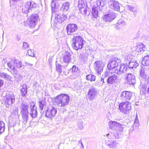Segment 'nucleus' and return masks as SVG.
I'll return each mask as SVG.
<instances>
[{
  "label": "nucleus",
  "mask_w": 149,
  "mask_h": 149,
  "mask_svg": "<svg viewBox=\"0 0 149 149\" xmlns=\"http://www.w3.org/2000/svg\"><path fill=\"white\" fill-rule=\"evenodd\" d=\"M110 75V72H105L104 74V76L105 77H109Z\"/></svg>",
  "instance_id": "5fc2aeb1"
},
{
  "label": "nucleus",
  "mask_w": 149,
  "mask_h": 149,
  "mask_svg": "<svg viewBox=\"0 0 149 149\" xmlns=\"http://www.w3.org/2000/svg\"><path fill=\"white\" fill-rule=\"evenodd\" d=\"M67 18V16L64 14L56 13L55 14V19L59 23H61L64 21Z\"/></svg>",
  "instance_id": "aec40b11"
},
{
  "label": "nucleus",
  "mask_w": 149,
  "mask_h": 149,
  "mask_svg": "<svg viewBox=\"0 0 149 149\" xmlns=\"http://www.w3.org/2000/svg\"><path fill=\"white\" fill-rule=\"evenodd\" d=\"M133 57L131 55H128L125 57V58L127 59L129 62L131 61Z\"/></svg>",
  "instance_id": "3c124183"
},
{
  "label": "nucleus",
  "mask_w": 149,
  "mask_h": 149,
  "mask_svg": "<svg viewBox=\"0 0 149 149\" xmlns=\"http://www.w3.org/2000/svg\"><path fill=\"white\" fill-rule=\"evenodd\" d=\"M145 48L143 45L141 44L138 45L134 47L132 49H134V51L135 50L136 52H144Z\"/></svg>",
  "instance_id": "b1692460"
},
{
  "label": "nucleus",
  "mask_w": 149,
  "mask_h": 149,
  "mask_svg": "<svg viewBox=\"0 0 149 149\" xmlns=\"http://www.w3.org/2000/svg\"><path fill=\"white\" fill-rule=\"evenodd\" d=\"M13 63L16 65L17 67L18 68H21L23 66L22 61L16 59L13 60Z\"/></svg>",
  "instance_id": "c9c22d12"
},
{
  "label": "nucleus",
  "mask_w": 149,
  "mask_h": 149,
  "mask_svg": "<svg viewBox=\"0 0 149 149\" xmlns=\"http://www.w3.org/2000/svg\"><path fill=\"white\" fill-rule=\"evenodd\" d=\"M46 104V103L45 101L42 100L39 101V107L41 111V113H42V111L43 110L44 107L45 106Z\"/></svg>",
  "instance_id": "4c0bfd02"
},
{
  "label": "nucleus",
  "mask_w": 149,
  "mask_h": 149,
  "mask_svg": "<svg viewBox=\"0 0 149 149\" xmlns=\"http://www.w3.org/2000/svg\"><path fill=\"white\" fill-rule=\"evenodd\" d=\"M87 5L86 0H79L78 1V7H86V6Z\"/></svg>",
  "instance_id": "f704fd0d"
},
{
  "label": "nucleus",
  "mask_w": 149,
  "mask_h": 149,
  "mask_svg": "<svg viewBox=\"0 0 149 149\" xmlns=\"http://www.w3.org/2000/svg\"><path fill=\"white\" fill-rule=\"evenodd\" d=\"M26 5L30 8V9L32 8H35L36 7V3H35L33 1L31 0L26 3Z\"/></svg>",
  "instance_id": "2f4dec72"
},
{
  "label": "nucleus",
  "mask_w": 149,
  "mask_h": 149,
  "mask_svg": "<svg viewBox=\"0 0 149 149\" xmlns=\"http://www.w3.org/2000/svg\"><path fill=\"white\" fill-rule=\"evenodd\" d=\"M118 123L115 121H110L108 123L109 127L113 130H117Z\"/></svg>",
  "instance_id": "5701e85b"
},
{
  "label": "nucleus",
  "mask_w": 149,
  "mask_h": 149,
  "mask_svg": "<svg viewBox=\"0 0 149 149\" xmlns=\"http://www.w3.org/2000/svg\"><path fill=\"white\" fill-rule=\"evenodd\" d=\"M79 144H80V145H81V147H82L83 148H84V145L82 143V141L81 140H80L79 141Z\"/></svg>",
  "instance_id": "6e6d98bb"
},
{
  "label": "nucleus",
  "mask_w": 149,
  "mask_h": 149,
  "mask_svg": "<svg viewBox=\"0 0 149 149\" xmlns=\"http://www.w3.org/2000/svg\"><path fill=\"white\" fill-rule=\"evenodd\" d=\"M108 4L110 8L117 11L119 10L121 4L118 1L115 0H110L109 1Z\"/></svg>",
  "instance_id": "dca6fc26"
},
{
  "label": "nucleus",
  "mask_w": 149,
  "mask_h": 149,
  "mask_svg": "<svg viewBox=\"0 0 149 149\" xmlns=\"http://www.w3.org/2000/svg\"><path fill=\"white\" fill-rule=\"evenodd\" d=\"M116 131L114 133V134L115 137L116 139H118L120 136V132L118 130Z\"/></svg>",
  "instance_id": "09e8293b"
},
{
  "label": "nucleus",
  "mask_w": 149,
  "mask_h": 149,
  "mask_svg": "<svg viewBox=\"0 0 149 149\" xmlns=\"http://www.w3.org/2000/svg\"><path fill=\"white\" fill-rule=\"evenodd\" d=\"M97 3L99 6L100 11L104 13L107 4V0H98L97 1Z\"/></svg>",
  "instance_id": "f3484780"
},
{
  "label": "nucleus",
  "mask_w": 149,
  "mask_h": 149,
  "mask_svg": "<svg viewBox=\"0 0 149 149\" xmlns=\"http://www.w3.org/2000/svg\"><path fill=\"white\" fill-rule=\"evenodd\" d=\"M7 65L8 67L12 70L13 72L16 70L15 69L14 66L13 65L12 63L11 62H9L7 63Z\"/></svg>",
  "instance_id": "a18cd8bd"
},
{
  "label": "nucleus",
  "mask_w": 149,
  "mask_h": 149,
  "mask_svg": "<svg viewBox=\"0 0 149 149\" xmlns=\"http://www.w3.org/2000/svg\"><path fill=\"white\" fill-rule=\"evenodd\" d=\"M57 109L54 107L49 106L45 111L43 112V115L49 118H52L55 117L57 113Z\"/></svg>",
  "instance_id": "20e7f679"
},
{
  "label": "nucleus",
  "mask_w": 149,
  "mask_h": 149,
  "mask_svg": "<svg viewBox=\"0 0 149 149\" xmlns=\"http://www.w3.org/2000/svg\"><path fill=\"white\" fill-rule=\"evenodd\" d=\"M69 5L70 4L68 2L63 3L62 4V6L60 8L61 10L64 12L67 11L69 9Z\"/></svg>",
  "instance_id": "7c9ffc66"
},
{
  "label": "nucleus",
  "mask_w": 149,
  "mask_h": 149,
  "mask_svg": "<svg viewBox=\"0 0 149 149\" xmlns=\"http://www.w3.org/2000/svg\"><path fill=\"white\" fill-rule=\"evenodd\" d=\"M92 15L95 18H97L98 17V11L96 7H93L92 8Z\"/></svg>",
  "instance_id": "473e14b6"
},
{
  "label": "nucleus",
  "mask_w": 149,
  "mask_h": 149,
  "mask_svg": "<svg viewBox=\"0 0 149 149\" xmlns=\"http://www.w3.org/2000/svg\"><path fill=\"white\" fill-rule=\"evenodd\" d=\"M83 39L80 36H76L72 40V47L76 50L81 49L84 45Z\"/></svg>",
  "instance_id": "7ed1b4c3"
},
{
  "label": "nucleus",
  "mask_w": 149,
  "mask_h": 149,
  "mask_svg": "<svg viewBox=\"0 0 149 149\" xmlns=\"http://www.w3.org/2000/svg\"><path fill=\"white\" fill-rule=\"evenodd\" d=\"M80 12L83 14L86 15L88 12V7L87 5L86 6V7H79Z\"/></svg>",
  "instance_id": "72a5a7b5"
},
{
  "label": "nucleus",
  "mask_w": 149,
  "mask_h": 149,
  "mask_svg": "<svg viewBox=\"0 0 149 149\" xmlns=\"http://www.w3.org/2000/svg\"><path fill=\"white\" fill-rule=\"evenodd\" d=\"M102 82V84H103L105 83L104 81V79H103L102 78L101 79V82Z\"/></svg>",
  "instance_id": "680f3d73"
},
{
  "label": "nucleus",
  "mask_w": 149,
  "mask_h": 149,
  "mask_svg": "<svg viewBox=\"0 0 149 149\" xmlns=\"http://www.w3.org/2000/svg\"><path fill=\"white\" fill-rule=\"evenodd\" d=\"M86 79L90 81H95V77L94 75L90 74L86 76Z\"/></svg>",
  "instance_id": "79ce46f5"
},
{
  "label": "nucleus",
  "mask_w": 149,
  "mask_h": 149,
  "mask_svg": "<svg viewBox=\"0 0 149 149\" xmlns=\"http://www.w3.org/2000/svg\"><path fill=\"white\" fill-rule=\"evenodd\" d=\"M15 98V96L12 93H7L3 100L6 107H8L14 103Z\"/></svg>",
  "instance_id": "0eeeda50"
},
{
  "label": "nucleus",
  "mask_w": 149,
  "mask_h": 149,
  "mask_svg": "<svg viewBox=\"0 0 149 149\" xmlns=\"http://www.w3.org/2000/svg\"><path fill=\"white\" fill-rule=\"evenodd\" d=\"M27 54L29 56L32 57H34L35 55L33 52V50L31 49H30L28 50Z\"/></svg>",
  "instance_id": "8fccbe9b"
},
{
  "label": "nucleus",
  "mask_w": 149,
  "mask_h": 149,
  "mask_svg": "<svg viewBox=\"0 0 149 149\" xmlns=\"http://www.w3.org/2000/svg\"><path fill=\"white\" fill-rule=\"evenodd\" d=\"M29 105L26 104L22 103L20 106V113L22 117V122L24 125H26L28 120Z\"/></svg>",
  "instance_id": "f03ea898"
},
{
  "label": "nucleus",
  "mask_w": 149,
  "mask_h": 149,
  "mask_svg": "<svg viewBox=\"0 0 149 149\" xmlns=\"http://www.w3.org/2000/svg\"><path fill=\"white\" fill-rule=\"evenodd\" d=\"M116 17L115 14L113 11L109 12L105 14L103 17V20L106 22H111Z\"/></svg>",
  "instance_id": "2eb2a0df"
},
{
  "label": "nucleus",
  "mask_w": 149,
  "mask_h": 149,
  "mask_svg": "<svg viewBox=\"0 0 149 149\" xmlns=\"http://www.w3.org/2000/svg\"><path fill=\"white\" fill-rule=\"evenodd\" d=\"M72 54V52H65L63 54V61L65 63H67L66 66L68 65L67 64L70 61L71 59V57Z\"/></svg>",
  "instance_id": "a211bd4d"
},
{
  "label": "nucleus",
  "mask_w": 149,
  "mask_h": 149,
  "mask_svg": "<svg viewBox=\"0 0 149 149\" xmlns=\"http://www.w3.org/2000/svg\"><path fill=\"white\" fill-rule=\"evenodd\" d=\"M135 105H138L139 104L137 102H136L135 103Z\"/></svg>",
  "instance_id": "0e129e2a"
},
{
  "label": "nucleus",
  "mask_w": 149,
  "mask_h": 149,
  "mask_svg": "<svg viewBox=\"0 0 149 149\" xmlns=\"http://www.w3.org/2000/svg\"><path fill=\"white\" fill-rule=\"evenodd\" d=\"M3 84V80L0 79V88L2 86Z\"/></svg>",
  "instance_id": "4d7b16f0"
},
{
  "label": "nucleus",
  "mask_w": 149,
  "mask_h": 149,
  "mask_svg": "<svg viewBox=\"0 0 149 149\" xmlns=\"http://www.w3.org/2000/svg\"><path fill=\"white\" fill-rule=\"evenodd\" d=\"M128 70L127 64H121L118 65L116 68V70H115V73L118 75H120L126 72Z\"/></svg>",
  "instance_id": "4468645a"
},
{
  "label": "nucleus",
  "mask_w": 149,
  "mask_h": 149,
  "mask_svg": "<svg viewBox=\"0 0 149 149\" xmlns=\"http://www.w3.org/2000/svg\"><path fill=\"white\" fill-rule=\"evenodd\" d=\"M125 22H121V20H119L118 21V24H123V23H124Z\"/></svg>",
  "instance_id": "052dcab7"
},
{
  "label": "nucleus",
  "mask_w": 149,
  "mask_h": 149,
  "mask_svg": "<svg viewBox=\"0 0 149 149\" xmlns=\"http://www.w3.org/2000/svg\"><path fill=\"white\" fill-rule=\"evenodd\" d=\"M30 109V114L31 116L33 118L36 117L38 113L37 107L34 103H33L31 104Z\"/></svg>",
  "instance_id": "6ab92c4d"
},
{
  "label": "nucleus",
  "mask_w": 149,
  "mask_h": 149,
  "mask_svg": "<svg viewBox=\"0 0 149 149\" xmlns=\"http://www.w3.org/2000/svg\"><path fill=\"white\" fill-rule=\"evenodd\" d=\"M120 62V60L117 57H113L110 59L107 65L108 69L111 70L115 69L119 65Z\"/></svg>",
  "instance_id": "423d86ee"
},
{
  "label": "nucleus",
  "mask_w": 149,
  "mask_h": 149,
  "mask_svg": "<svg viewBox=\"0 0 149 149\" xmlns=\"http://www.w3.org/2000/svg\"><path fill=\"white\" fill-rule=\"evenodd\" d=\"M132 95V93L127 91H124L121 93L120 97L122 100L128 102L131 99Z\"/></svg>",
  "instance_id": "ddd939ff"
},
{
  "label": "nucleus",
  "mask_w": 149,
  "mask_h": 149,
  "mask_svg": "<svg viewBox=\"0 0 149 149\" xmlns=\"http://www.w3.org/2000/svg\"><path fill=\"white\" fill-rule=\"evenodd\" d=\"M79 59L85 62L87 59V56L85 54H80L79 56Z\"/></svg>",
  "instance_id": "c03bdc74"
},
{
  "label": "nucleus",
  "mask_w": 149,
  "mask_h": 149,
  "mask_svg": "<svg viewBox=\"0 0 149 149\" xmlns=\"http://www.w3.org/2000/svg\"><path fill=\"white\" fill-rule=\"evenodd\" d=\"M128 9L133 12L134 13V15L136 16L137 12H138L137 9L136 7H134L130 6H128Z\"/></svg>",
  "instance_id": "e433bc0d"
},
{
  "label": "nucleus",
  "mask_w": 149,
  "mask_h": 149,
  "mask_svg": "<svg viewBox=\"0 0 149 149\" xmlns=\"http://www.w3.org/2000/svg\"><path fill=\"white\" fill-rule=\"evenodd\" d=\"M0 77L6 80H10L11 79L10 76L3 72H0Z\"/></svg>",
  "instance_id": "c85d7f7f"
},
{
  "label": "nucleus",
  "mask_w": 149,
  "mask_h": 149,
  "mask_svg": "<svg viewBox=\"0 0 149 149\" xmlns=\"http://www.w3.org/2000/svg\"><path fill=\"white\" fill-rule=\"evenodd\" d=\"M5 129V124L2 121H0V134L3 132Z\"/></svg>",
  "instance_id": "ea45409f"
},
{
  "label": "nucleus",
  "mask_w": 149,
  "mask_h": 149,
  "mask_svg": "<svg viewBox=\"0 0 149 149\" xmlns=\"http://www.w3.org/2000/svg\"><path fill=\"white\" fill-rule=\"evenodd\" d=\"M83 123L82 120H80L77 122V125L78 129L80 130H81L84 128Z\"/></svg>",
  "instance_id": "a19ab883"
},
{
  "label": "nucleus",
  "mask_w": 149,
  "mask_h": 149,
  "mask_svg": "<svg viewBox=\"0 0 149 149\" xmlns=\"http://www.w3.org/2000/svg\"><path fill=\"white\" fill-rule=\"evenodd\" d=\"M56 69L57 71H58L60 74H61L63 70V68L64 67L61 65L59 64H57L56 63Z\"/></svg>",
  "instance_id": "58836bf2"
},
{
  "label": "nucleus",
  "mask_w": 149,
  "mask_h": 149,
  "mask_svg": "<svg viewBox=\"0 0 149 149\" xmlns=\"http://www.w3.org/2000/svg\"><path fill=\"white\" fill-rule=\"evenodd\" d=\"M75 148H73V149H75Z\"/></svg>",
  "instance_id": "774afa93"
},
{
  "label": "nucleus",
  "mask_w": 149,
  "mask_h": 149,
  "mask_svg": "<svg viewBox=\"0 0 149 149\" xmlns=\"http://www.w3.org/2000/svg\"><path fill=\"white\" fill-rule=\"evenodd\" d=\"M16 39L18 41H19L21 40V38L19 36H17Z\"/></svg>",
  "instance_id": "bf43d9fd"
},
{
  "label": "nucleus",
  "mask_w": 149,
  "mask_h": 149,
  "mask_svg": "<svg viewBox=\"0 0 149 149\" xmlns=\"http://www.w3.org/2000/svg\"><path fill=\"white\" fill-rule=\"evenodd\" d=\"M30 9L28 6H27L26 5L25 6L22 8V11L23 13L26 14L29 12Z\"/></svg>",
  "instance_id": "49530a36"
},
{
  "label": "nucleus",
  "mask_w": 149,
  "mask_h": 149,
  "mask_svg": "<svg viewBox=\"0 0 149 149\" xmlns=\"http://www.w3.org/2000/svg\"><path fill=\"white\" fill-rule=\"evenodd\" d=\"M125 79L127 84L131 85H134L136 82V77L132 73H127L125 74Z\"/></svg>",
  "instance_id": "9d476101"
},
{
  "label": "nucleus",
  "mask_w": 149,
  "mask_h": 149,
  "mask_svg": "<svg viewBox=\"0 0 149 149\" xmlns=\"http://www.w3.org/2000/svg\"><path fill=\"white\" fill-rule=\"evenodd\" d=\"M78 68V67H77L76 65H74L70 70H68L65 72V74L66 75L70 74L72 75L73 73L76 72L77 71Z\"/></svg>",
  "instance_id": "a878e982"
},
{
  "label": "nucleus",
  "mask_w": 149,
  "mask_h": 149,
  "mask_svg": "<svg viewBox=\"0 0 149 149\" xmlns=\"http://www.w3.org/2000/svg\"><path fill=\"white\" fill-rule=\"evenodd\" d=\"M117 78V76L113 75L109 77L107 80V84L109 85H111L115 83Z\"/></svg>",
  "instance_id": "412c9836"
},
{
  "label": "nucleus",
  "mask_w": 149,
  "mask_h": 149,
  "mask_svg": "<svg viewBox=\"0 0 149 149\" xmlns=\"http://www.w3.org/2000/svg\"><path fill=\"white\" fill-rule=\"evenodd\" d=\"M137 115L136 114L135 119L134 121V125H132V127L133 129L135 128L138 125V124L139 123V120L137 119Z\"/></svg>",
  "instance_id": "de8ad7c7"
},
{
  "label": "nucleus",
  "mask_w": 149,
  "mask_h": 149,
  "mask_svg": "<svg viewBox=\"0 0 149 149\" xmlns=\"http://www.w3.org/2000/svg\"><path fill=\"white\" fill-rule=\"evenodd\" d=\"M105 143L109 148L114 149L116 147L117 143L115 141L109 140H106Z\"/></svg>",
  "instance_id": "4be33fe9"
},
{
  "label": "nucleus",
  "mask_w": 149,
  "mask_h": 149,
  "mask_svg": "<svg viewBox=\"0 0 149 149\" xmlns=\"http://www.w3.org/2000/svg\"><path fill=\"white\" fill-rule=\"evenodd\" d=\"M142 64L144 66H149V54L144 56L142 61Z\"/></svg>",
  "instance_id": "bb28decb"
},
{
  "label": "nucleus",
  "mask_w": 149,
  "mask_h": 149,
  "mask_svg": "<svg viewBox=\"0 0 149 149\" xmlns=\"http://www.w3.org/2000/svg\"><path fill=\"white\" fill-rule=\"evenodd\" d=\"M97 90L93 87H91L88 93V99L92 101L95 98L97 95Z\"/></svg>",
  "instance_id": "f8f14e48"
},
{
  "label": "nucleus",
  "mask_w": 149,
  "mask_h": 149,
  "mask_svg": "<svg viewBox=\"0 0 149 149\" xmlns=\"http://www.w3.org/2000/svg\"><path fill=\"white\" fill-rule=\"evenodd\" d=\"M104 66V63L101 61H96L94 64V69L98 74H100L103 72Z\"/></svg>",
  "instance_id": "1a4fd4ad"
},
{
  "label": "nucleus",
  "mask_w": 149,
  "mask_h": 149,
  "mask_svg": "<svg viewBox=\"0 0 149 149\" xmlns=\"http://www.w3.org/2000/svg\"><path fill=\"white\" fill-rule=\"evenodd\" d=\"M139 73L140 76L144 78H146V74L145 73V70L144 68H141L140 70Z\"/></svg>",
  "instance_id": "37998d69"
},
{
  "label": "nucleus",
  "mask_w": 149,
  "mask_h": 149,
  "mask_svg": "<svg viewBox=\"0 0 149 149\" xmlns=\"http://www.w3.org/2000/svg\"><path fill=\"white\" fill-rule=\"evenodd\" d=\"M139 65V63H137L134 61H130L128 64H127L128 69L129 68L133 69L134 68H136Z\"/></svg>",
  "instance_id": "cd10ccee"
},
{
  "label": "nucleus",
  "mask_w": 149,
  "mask_h": 149,
  "mask_svg": "<svg viewBox=\"0 0 149 149\" xmlns=\"http://www.w3.org/2000/svg\"><path fill=\"white\" fill-rule=\"evenodd\" d=\"M15 111V112H16V113H18V109H16V110Z\"/></svg>",
  "instance_id": "69168bd1"
},
{
  "label": "nucleus",
  "mask_w": 149,
  "mask_h": 149,
  "mask_svg": "<svg viewBox=\"0 0 149 149\" xmlns=\"http://www.w3.org/2000/svg\"><path fill=\"white\" fill-rule=\"evenodd\" d=\"M20 93L22 97H24L26 95L27 92V85L24 84L20 87Z\"/></svg>",
  "instance_id": "393cba45"
},
{
  "label": "nucleus",
  "mask_w": 149,
  "mask_h": 149,
  "mask_svg": "<svg viewBox=\"0 0 149 149\" xmlns=\"http://www.w3.org/2000/svg\"><path fill=\"white\" fill-rule=\"evenodd\" d=\"M39 19V17L38 14H33L28 19L26 22L30 27H34L36 25V22Z\"/></svg>",
  "instance_id": "6e6552de"
},
{
  "label": "nucleus",
  "mask_w": 149,
  "mask_h": 149,
  "mask_svg": "<svg viewBox=\"0 0 149 149\" xmlns=\"http://www.w3.org/2000/svg\"><path fill=\"white\" fill-rule=\"evenodd\" d=\"M119 109L121 112L125 114H128L131 111V104L128 102L120 103L119 105Z\"/></svg>",
  "instance_id": "39448f33"
},
{
  "label": "nucleus",
  "mask_w": 149,
  "mask_h": 149,
  "mask_svg": "<svg viewBox=\"0 0 149 149\" xmlns=\"http://www.w3.org/2000/svg\"><path fill=\"white\" fill-rule=\"evenodd\" d=\"M148 82H149V77H148Z\"/></svg>",
  "instance_id": "338daca9"
},
{
  "label": "nucleus",
  "mask_w": 149,
  "mask_h": 149,
  "mask_svg": "<svg viewBox=\"0 0 149 149\" xmlns=\"http://www.w3.org/2000/svg\"><path fill=\"white\" fill-rule=\"evenodd\" d=\"M29 46V45L26 42H24L23 43V47L24 49H26Z\"/></svg>",
  "instance_id": "864d4df0"
},
{
  "label": "nucleus",
  "mask_w": 149,
  "mask_h": 149,
  "mask_svg": "<svg viewBox=\"0 0 149 149\" xmlns=\"http://www.w3.org/2000/svg\"><path fill=\"white\" fill-rule=\"evenodd\" d=\"M13 72V76L15 77V80L18 82L22 80V76L19 74L17 73V70L14 71Z\"/></svg>",
  "instance_id": "c756f323"
},
{
  "label": "nucleus",
  "mask_w": 149,
  "mask_h": 149,
  "mask_svg": "<svg viewBox=\"0 0 149 149\" xmlns=\"http://www.w3.org/2000/svg\"><path fill=\"white\" fill-rule=\"evenodd\" d=\"M123 125L122 124H120V123H118V129L117 130L119 131L120 132V131L123 130Z\"/></svg>",
  "instance_id": "603ef678"
},
{
  "label": "nucleus",
  "mask_w": 149,
  "mask_h": 149,
  "mask_svg": "<svg viewBox=\"0 0 149 149\" xmlns=\"http://www.w3.org/2000/svg\"><path fill=\"white\" fill-rule=\"evenodd\" d=\"M146 89L145 88L142 87L141 89V92L142 91V93H144L145 92Z\"/></svg>",
  "instance_id": "13d9d810"
},
{
  "label": "nucleus",
  "mask_w": 149,
  "mask_h": 149,
  "mask_svg": "<svg viewBox=\"0 0 149 149\" xmlns=\"http://www.w3.org/2000/svg\"><path fill=\"white\" fill-rule=\"evenodd\" d=\"M78 29V27L76 24H70L66 27V30L68 35H72Z\"/></svg>",
  "instance_id": "9b49d317"
},
{
  "label": "nucleus",
  "mask_w": 149,
  "mask_h": 149,
  "mask_svg": "<svg viewBox=\"0 0 149 149\" xmlns=\"http://www.w3.org/2000/svg\"><path fill=\"white\" fill-rule=\"evenodd\" d=\"M69 100V97L64 94L59 95L54 99V102L60 107H65L68 104Z\"/></svg>",
  "instance_id": "f257e3e1"
},
{
  "label": "nucleus",
  "mask_w": 149,
  "mask_h": 149,
  "mask_svg": "<svg viewBox=\"0 0 149 149\" xmlns=\"http://www.w3.org/2000/svg\"><path fill=\"white\" fill-rule=\"evenodd\" d=\"M109 134H106V136L107 137H108L109 138H110V136H109Z\"/></svg>",
  "instance_id": "e2e57ef3"
}]
</instances>
